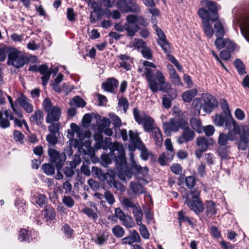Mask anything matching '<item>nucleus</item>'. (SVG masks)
<instances>
[{
    "label": "nucleus",
    "mask_w": 249,
    "mask_h": 249,
    "mask_svg": "<svg viewBox=\"0 0 249 249\" xmlns=\"http://www.w3.org/2000/svg\"><path fill=\"white\" fill-rule=\"evenodd\" d=\"M144 68L138 69V71L142 72L148 83V87L153 93L160 90L167 93L171 100L177 96V91L173 89L170 84L165 82V78L161 71L157 69L153 63L147 61L143 62Z\"/></svg>",
    "instance_id": "1"
},
{
    "label": "nucleus",
    "mask_w": 249,
    "mask_h": 249,
    "mask_svg": "<svg viewBox=\"0 0 249 249\" xmlns=\"http://www.w3.org/2000/svg\"><path fill=\"white\" fill-rule=\"evenodd\" d=\"M110 150L109 153L101 155L103 165L107 166L111 163L112 160H113L117 169L119 171L120 169H123L126 164V158L123 145L117 142L111 143Z\"/></svg>",
    "instance_id": "2"
},
{
    "label": "nucleus",
    "mask_w": 249,
    "mask_h": 249,
    "mask_svg": "<svg viewBox=\"0 0 249 249\" xmlns=\"http://www.w3.org/2000/svg\"><path fill=\"white\" fill-rule=\"evenodd\" d=\"M214 124L218 126L225 125V128L229 130V135L231 140L234 138L232 133L234 131L239 132V128L242 127L238 125L235 120L232 118L231 114L221 113L216 114L214 117Z\"/></svg>",
    "instance_id": "3"
},
{
    "label": "nucleus",
    "mask_w": 249,
    "mask_h": 249,
    "mask_svg": "<svg viewBox=\"0 0 249 249\" xmlns=\"http://www.w3.org/2000/svg\"><path fill=\"white\" fill-rule=\"evenodd\" d=\"M199 192L195 189L185 192L182 196L185 199V202L188 207L197 214L204 210L203 203L199 199Z\"/></svg>",
    "instance_id": "4"
},
{
    "label": "nucleus",
    "mask_w": 249,
    "mask_h": 249,
    "mask_svg": "<svg viewBox=\"0 0 249 249\" xmlns=\"http://www.w3.org/2000/svg\"><path fill=\"white\" fill-rule=\"evenodd\" d=\"M126 20L125 27L127 32V35L130 37L134 36L140 29L139 25L146 27L148 24L146 19L142 17L133 14L128 15L126 18Z\"/></svg>",
    "instance_id": "5"
},
{
    "label": "nucleus",
    "mask_w": 249,
    "mask_h": 249,
    "mask_svg": "<svg viewBox=\"0 0 249 249\" xmlns=\"http://www.w3.org/2000/svg\"><path fill=\"white\" fill-rule=\"evenodd\" d=\"M129 136L130 138L128 148L131 152L138 149L141 151V156L143 160H148L151 153L148 152L144 144L141 141L138 134L134 133L132 130H129Z\"/></svg>",
    "instance_id": "6"
},
{
    "label": "nucleus",
    "mask_w": 249,
    "mask_h": 249,
    "mask_svg": "<svg viewBox=\"0 0 249 249\" xmlns=\"http://www.w3.org/2000/svg\"><path fill=\"white\" fill-rule=\"evenodd\" d=\"M43 107L47 113L46 121L48 124L57 122L60 118L61 110L56 106H53V104L49 98H45L43 102Z\"/></svg>",
    "instance_id": "7"
},
{
    "label": "nucleus",
    "mask_w": 249,
    "mask_h": 249,
    "mask_svg": "<svg viewBox=\"0 0 249 249\" xmlns=\"http://www.w3.org/2000/svg\"><path fill=\"white\" fill-rule=\"evenodd\" d=\"M205 6L207 10L202 8L198 11L197 13L200 18L202 19H210L213 22L216 21L218 18L217 4L213 1H206Z\"/></svg>",
    "instance_id": "8"
},
{
    "label": "nucleus",
    "mask_w": 249,
    "mask_h": 249,
    "mask_svg": "<svg viewBox=\"0 0 249 249\" xmlns=\"http://www.w3.org/2000/svg\"><path fill=\"white\" fill-rule=\"evenodd\" d=\"M119 172L130 179L132 178L133 174L142 175L143 177H145L148 175L149 170L147 167H142L135 161H133L130 168L127 167V162L126 161L125 167L123 169H120Z\"/></svg>",
    "instance_id": "9"
},
{
    "label": "nucleus",
    "mask_w": 249,
    "mask_h": 249,
    "mask_svg": "<svg viewBox=\"0 0 249 249\" xmlns=\"http://www.w3.org/2000/svg\"><path fill=\"white\" fill-rule=\"evenodd\" d=\"M133 116L135 121L139 124L142 125L145 132L150 133L154 127V120L149 115L145 114L141 115L138 108L135 107L133 110Z\"/></svg>",
    "instance_id": "10"
},
{
    "label": "nucleus",
    "mask_w": 249,
    "mask_h": 249,
    "mask_svg": "<svg viewBox=\"0 0 249 249\" xmlns=\"http://www.w3.org/2000/svg\"><path fill=\"white\" fill-rule=\"evenodd\" d=\"M50 161L54 164L55 167L63 166L66 160V156L63 153H61L53 148H50L48 150Z\"/></svg>",
    "instance_id": "11"
},
{
    "label": "nucleus",
    "mask_w": 249,
    "mask_h": 249,
    "mask_svg": "<svg viewBox=\"0 0 249 249\" xmlns=\"http://www.w3.org/2000/svg\"><path fill=\"white\" fill-rule=\"evenodd\" d=\"M202 98L204 102L201 106L205 112L210 113L217 107L218 105L217 101L210 94H204Z\"/></svg>",
    "instance_id": "12"
},
{
    "label": "nucleus",
    "mask_w": 249,
    "mask_h": 249,
    "mask_svg": "<svg viewBox=\"0 0 249 249\" xmlns=\"http://www.w3.org/2000/svg\"><path fill=\"white\" fill-rule=\"evenodd\" d=\"M127 3L125 1H118L117 5L118 8L123 12H132L135 14H139L141 12L140 6L136 3H133L132 0Z\"/></svg>",
    "instance_id": "13"
},
{
    "label": "nucleus",
    "mask_w": 249,
    "mask_h": 249,
    "mask_svg": "<svg viewBox=\"0 0 249 249\" xmlns=\"http://www.w3.org/2000/svg\"><path fill=\"white\" fill-rule=\"evenodd\" d=\"M182 129H183L182 134L179 136L177 140V142L179 144H183L194 140L195 133L194 131L191 130L188 126L187 123L184 122L183 123Z\"/></svg>",
    "instance_id": "14"
},
{
    "label": "nucleus",
    "mask_w": 249,
    "mask_h": 249,
    "mask_svg": "<svg viewBox=\"0 0 249 249\" xmlns=\"http://www.w3.org/2000/svg\"><path fill=\"white\" fill-rule=\"evenodd\" d=\"M8 53V61L7 64L15 66L16 62V49L1 47L0 46V61H3L6 58V53Z\"/></svg>",
    "instance_id": "15"
},
{
    "label": "nucleus",
    "mask_w": 249,
    "mask_h": 249,
    "mask_svg": "<svg viewBox=\"0 0 249 249\" xmlns=\"http://www.w3.org/2000/svg\"><path fill=\"white\" fill-rule=\"evenodd\" d=\"M37 63L38 59L36 56L31 55L28 56L26 53H23L17 50V68H20L29 63Z\"/></svg>",
    "instance_id": "16"
},
{
    "label": "nucleus",
    "mask_w": 249,
    "mask_h": 249,
    "mask_svg": "<svg viewBox=\"0 0 249 249\" xmlns=\"http://www.w3.org/2000/svg\"><path fill=\"white\" fill-rule=\"evenodd\" d=\"M157 35L159 37V39L157 40V43L160 45L164 52H168V49L170 48V44L167 40L166 36L164 34L162 30L157 27L156 29Z\"/></svg>",
    "instance_id": "17"
},
{
    "label": "nucleus",
    "mask_w": 249,
    "mask_h": 249,
    "mask_svg": "<svg viewBox=\"0 0 249 249\" xmlns=\"http://www.w3.org/2000/svg\"><path fill=\"white\" fill-rule=\"evenodd\" d=\"M19 105L28 113L33 112L34 110L33 106L31 103V100L23 94L18 99Z\"/></svg>",
    "instance_id": "18"
},
{
    "label": "nucleus",
    "mask_w": 249,
    "mask_h": 249,
    "mask_svg": "<svg viewBox=\"0 0 249 249\" xmlns=\"http://www.w3.org/2000/svg\"><path fill=\"white\" fill-rule=\"evenodd\" d=\"M91 174L93 177L97 178L101 181L107 180L108 178L112 179V176L108 173H103L101 169L96 167H91Z\"/></svg>",
    "instance_id": "19"
},
{
    "label": "nucleus",
    "mask_w": 249,
    "mask_h": 249,
    "mask_svg": "<svg viewBox=\"0 0 249 249\" xmlns=\"http://www.w3.org/2000/svg\"><path fill=\"white\" fill-rule=\"evenodd\" d=\"M118 84L117 80L114 78H109L102 84V87L105 91L113 93Z\"/></svg>",
    "instance_id": "20"
},
{
    "label": "nucleus",
    "mask_w": 249,
    "mask_h": 249,
    "mask_svg": "<svg viewBox=\"0 0 249 249\" xmlns=\"http://www.w3.org/2000/svg\"><path fill=\"white\" fill-rule=\"evenodd\" d=\"M175 155V151H167L162 153L159 157L158 161L160 164L162 166H165L168 164V162H170Z\"/></svg>",
    "instance_id": "21"
},
{
    "label": "nucleus",
    "mask_w": 249,
    "mask_h": 249,
    "mask_svg": "<svg viewBox=\"0 0 249 249\" xmlns=\"http://www.w3.org/2000/svg\"><path fill=\"white\" fill-rule=\"evenodd\" d=\"M241 130V128H239V132L236 133V132L234 131V132L232 133L234 138L233 140L231 139L230 135H229V132H228L227 134L224 133H220L218 139V143L219 144V146H226L228 140L233 141L237 140V134H240Z\"/></svg>",
    "instance_id": "22"
},
{
    "label": "nucleus",
    "mask_w": 249,
    "mask_h": 249,
    "mask_svg": "<svg viewBox=\"0 0 249 249\" xmlns=\"http://www.w3.org/2000/svg\"><path fill=\"white\" fill-rule=\"evenodd\" d=\"M42 213L47 222V225H50L49 221L51 222L55 218V212L54 209L51 205L47 206L43 210Z\"/></svg>",
    "instance_id": "23"
},
{
    "label": "nucleus",
    "mask_w": 249,
    "mask_h": 249,
    "mask_svg": "<svg viewBox=\"0 0 249 249\" xmlns=\"http://www.w3.org/2000/svg\"><path fill=\"white\" fill-rule=\"evenodd\" d=\"M43 120L44 114L40 109L36 110L30 117V122L37 125L42 124Z\"/></svg>",
    "instance_id": "24"
},
{
    "label": "nucleus",
    "mask_w": 249,
    "mask_h": 249,
    "mask_svg": "<svg viewBox=\"0 0 249 249\" xmlns=\"http://www.w3.org/2000/svg\"><path fill=\"white\" fill-rule=\"evenodd\" d=\"M185 182L186 185L188 189H192L195 186L196 183V180L194 177L190 176L185 177L184 179L183 177H181L178 179V185L181 186Z\"/></svg>",
    "instance_id": "25"
},
{
    "label": "nucleus",
    "mask_w": 249,
    "mask_h": 249,
    "mask_svg": "<svg viewBox=\"0 0 249 249\" xmlns=\"http://www.w3.org/2000/svg\"><path fill=\"white\" fill-rule=\"evenodd\" d=\"M202 28L205 35L209 38H211L213 35V30L210 23L211 19H202Z\"/></svg>",
    "instance_id": "26"
},
{
    "label": "nucleus",
    "mask_w": 249,
    "mask_h": 249,
    "mask_svg": "<svg viewBox=\"0 0 249 249\" xmlns=\"http://www.w3.org/2000/svg\"><path fill=\"white\" fill-rule=\"evenodd\" d=\"M196 144L199 147V153L200 155L206 151L210 143L208 139L205 137H198L197 138Z\"/></svg>",
    "instance_id": "27"
},
{
    "label": "nucleus",
    "mask_w": 249,
    "mask_h": 249,
    "mask_svg": "<svg viewBox=\"0 0 249 249\" xmlns=\"http://www.w3.org/2000/svg\"><path fill=\"white\" fill-rule=\"evenodd\" d=\"M131 190L136 195L146 194L147 192L145 188L140 183L131 181L130 184Z\"/></svg>",
    "instance_id": "28"
},
{
    "label": "nucleus",
    "mask_w": 249,
    "mask_h": 249,
    "mask_svg": "<svg viewBox=\"0 0 249 249\" xmlns=\"http://www.w3.org/2000/svg\"><path fill=\"white\" fill-rule=\"evenodd\" d=\"M151 136L154 138L157 145H160L163 140L162 134L160 129L155 127L150 132Z\"/></svg>",
    "instance_id": "29"
},
{
    "label": "nucleus",
    "mask_w": 249,
    "mask_h": 249,
    "mask_svg": "<svg viewBox=\"0 0 249 249\" xmlns=\"http://www.w3.org/2000/svg\"><path fill=\"white\" fill-rule=\"evenodd\" d=\"M205 209L207 215L210 217L216 214L217 212L215 204L213 201L206 202Z\"/></svg>",
    "instance_id": "30"
},
{
    "label": "nucleus",
    "mask_w": 249,
    "mask_h": 249,
    "mask_svg": "<svg viewBox=\"0 0 249 249\" xmlns=\"http://www.w3.org/2000/svg\"><path fill=\"white\" fill-rule=\"evenodd\" d=\"M132 210L137 224H141L142 222L143 213L140 205L137 203L136 206L132 209Z\"/></svg>",
    "instance_id": "31"
},
{
    "label": "nucleus",
    "mask_w": 249,
    "mask_h": 249,
    "mask_svg": "<svg viewBox=\"0 0 249 249\" xmlns=\"http://www.w3.org/2000/svg\"><path fill=\"white\" fill-rule=\"evenodd\" d=\"M35 202L40 207L45 208L47 205L48 200L45 195L38 194L34 196Z\"/></svg>",
    "instance_id": "32"
},
{
    "label": "nucleus",
    "mask_w": 249,
    "mask_h": 249,
    "mask_svg": "<svg viewBox=\"0 0 249 249\" xmlns=\"http://www.w3.org/2000/svg\"><path fill=\"white\" fill-rule=\"evenodd\" d=\"M230 146H219L217 149V153L222 160L227 159L230 153Z\"/></svg>",
    "instance_id": "33"
},
{
    "label": "nucleus",
    "mask_w": 249,
    "mask_h": 249,
    "mask_svg": "<svg viewBox=\"0 0 249 249\" xmlns=\"http://www.w3.org/2000/svg\"><path fill=\"white\" fill-rule=\"evenodd\" d=\"M233 65L240 75L245 73V67L243 61L239 58H236L233 62Z\"/></svg>",
    "instance_id": "34"
},
{
    "label": "nucleus",
    "mask_w": 249,
    "mask_h": 249,
    "mask_svg": "<svg viewBox=\"0 0 249 249\" xmlns=\"http://www.w3.org/2000/svg\"><path fill=\"white\" fill-rule=\"evenodd\" d=\"M31 233L25 229H21L19 232L18 240L20 242H29Z\"/></svg>",
    "instance_id": "35"
},
{
    "label": "nucleus",
    "mask_w": 249,
    "mask_h": 249,
    "mask_svg": "<svg viewBox=\"0 0 249 249\" xmlns=\"http://www.w3.org/2000/svg\"><path fill=\"white\" fill-rule=\"evenodd\" d=\"M172 131L177 132L179 128L182 127L183 123L186 122L184 121H178L175 119H171L169 121Z\"/></svg>",
    "instance_id": "36"
},
{
    "label": "nucleus",
    "mask_w": 249,
    "mask_h": 249,
    "mask_svg": "<svg viewBox=\"0 0 249 249\" xmlns=\"http://www.w3.org/2000/svg\"><path fill=\"white\" fill-rule=\"evenodd\" d=\"M214 28L215 29V36L216 37L224 36V28L220 21H217L215 23Z\"/></svg>",
    "instance_id": "37"
},
{
    "label": "nucleus",
    "mask_w": 249,
    "mask_h": 249,
    "mask_svg": "<svg viewBox=\"0 0 249 249\" xmlns=\"http://www.w3.org/2000/svg\"><path fill=\"white\" fill-rule=\"evenodd\" d=\"M190 123L192 128L198 133H200L202 129L201 122L196 118L190 119Z\"/></svg>",
    "instance_id": "38"
},
{
    "label": "nucleus",
    "mask_w": 249,
    "mask_h": 249,
    "mask_svg": "<svg viewBox=\"0 0 249 249\" xmlns=\"http://www.w3.org/2000/svg\"><path fill=\"white\" fill-rule=\"evenodd\" d=\"M178 219L180 223L187 222L190 225H194L192 218L186 215L185 213L180 211L178 213Z\"/></svg>",
    "instance_id": "39"
},
{
    "label": "nucleus",
    "mask_w": 249,
    "mask_h": 249,
    "mask_svg": "<svg viewBox=\"0 0 249 249\" xmlns=\"http://www.w3.org/2000/svg\"><path fill=\"white\" fill-rule=\"evenodd\" d=\"M41 168L43 172L48 176H52L55 173L54 166L50 163H44L42 165Z\"/></svg>",
    "instance_id": "40"
},
{
    "label": "nucleus",
    "mask_w": 249,
    "mask_h": 249,
    "mask_svg": "<svg viewBox=\"0 0 249 249\" xmlns=\"http://www.w3.org/2000/svg\"><path fill=\"white\" fill-rule=\"evenodd\" d=\"M107 181L109 183L110 186H113L121 192L124 191L125 187L121 183L115 180L113 177L111 180V179L108 178Z\"/></svg>",
    "instance_id": "41"
},
{
    "label": "nucleus",
    "mask_w": 249,
    "mask_h": 249,
    "mask_svg": "<svg viewBox=\"0 0 249 249\" xmlns=\"http://www.w3.org/2000/svg\"><path fill=\"white\" fill-rule=\"evenodd\" d=\"M70 127L72 132L71 133V138H73L74 136V133H76L77 134L78 137L79 139H81L83 137V133L82 131L81 128L78 126L75 123H71L70 124Z\"/></svg>",
    "instance_id": "42"
},
{
    "label": "nucleus",
    "mask_w": 249,
    "mask_h": 249,
    "mask_svg": "<svg viewBox=\"0 0 249 249\" xmlns=\"http://www.w3.org/2000/svg\"><path fill=\"white\" fill-rule=\"evenodd\" d=\"M196 94V92L193 90L186 91L182 95V99L185 102L190 103L195 96Z\"/></svg>",
    "instance_id": "43"
},
{
    "label": "nucleus",
    "mask_w": 249,
    "mask_h": 249,
    "mask_svg": "<svg viewBox=\"0 0 249 249\" xmlns=\"http://www.w3.org/2000/svg\"><path fill=\"white\" fill-rule=\"evenodd\" d=\"M172 83L175 86H183V85L181 81V79L177 71L169 73Z\"/></svg>",
    "instance_id": "44"
},
{
    "label": "nucleus",
    "mask_w": 249,
    "mask_h": 249,
    "mask_svg": "<svg viewBox=\"0 0 249 249\" xmlns=\"http://www.w3.org/2000/svg\"><path fill=\"white\" fill-rule=\"evenodd\" d=\"M112 231L113 235L117 238L122 237L125 233L124 229L119 225L115 226Z\"/></svg>",
    "instance_id": "45"
},
{
    "label": "nucleus",
    "mask_w": 249,
    "mask_h": 249,
    "mask_svg": "<svg viewBox=\"0 0 249 249\" xmlns=\"http://www.w3.org/2000/svg\"><path fill=\"white\" fill-rule=\"evenodd\" d=\"M82 212L86 214L89 218H92L94 221H96L98 218L97 214L94 211L89 208H85L82 210Z\"/></svg>",
    "instance_id": "46"
},
{
    "label": "nucleus",
    "mask_w": 249,
    "mask_h": 249,
    "mask_svg": "<svg viewBox=\"0 0 249 249\" xmlns=\"http://www.w3.org/2000/svg\"><path fill=\"white\" fill-rule=\"evenodd\" d=\"M62 230L67 238H70L73 234L74 231L67 224H65L62 227Z\"/></svg>",
    "instance_id": "47"
},
{
    "label": "nucleus",
    "mask_w": 249,
    "mask_h": 249,
    "mask_svg": "<svg viewBox=\"0 0 249 249\" xmlns=\"http://www.w3.org/2000/svg\"><path fill=\"white\" fill-rule=\"evenodd\" d=\"M220 104L222 109V112L224 113H227L229 114H231L228 103L227 100L224 98H222L220 100Z\"/></svg>",
    "instance_id": "48"
},
{
    "label": "nucleus",
    "mask_w": 249,
    "mask_h": 249,
    "mask_svg": "<svg viewBox=\"0 0 249 249\" xmlns=\"http://www.w3.org/2000/svg\"><path fill=\"white\" fill-rule=\"evenodd\" d=\"M110 119L113 122V124L115 128V130L116 131L117 128H119L121 126L122 122L120 118L114 114H112L110 116Z\"/></svg>",
    "instance_id": "49"
},
{
    "label": "nucleus",
    "mask_w": 249,
    "mask_h": 249,
    "mask_svg": "<svg viewBox=\"0 0 249 249\" xmlns=\"http://www.w3.org/2000/svg\"><path fill=\"white\" fill-rule=\"evenodd\" d=\"M226 40L227 39L223 38V36L217 37L214 42V45L216 48L218 50H220L224 48Z\"/></svg>",
    "instance_id": "50"
},
{
    "label": "nucleus",
    "mask_w": 249,
    "mask_h": 249,
    "mask_svg": "<svg viewBox=\"0 0 249 249\" xmlns=\"http://www.w3.org/2000/svg\"><path fill=\"white\" fill-rule=\"evenodd\" d=\"M122 204L126 209L132 208L133 209L136 206V203H134L130 198L127 197L123 199Z\"/></svg>",
    "instance_id": "51"
},
{
    "label": "nucleus",
    "mask_w": 249,
    "mask_h": 249,
    "mask_svg": "<svg viewBox=\"0 0 249 249\" xmlns=\"http://www.w3.org/2000/svg\"><path fill=\"white\" fill-rule=\"evenodd\" d=\"M90 163L89 161L84 162L81 167V171L82 173L87 176H89L91 174L89 165Z\"/></svg>",
    "instance_id": "52"
},
{
    "label": "nucleus",
    "mask_w": 249,
    "mask_h": 249,
    "mask_svg": "<svg viewBox=\"0 0 249 249\" xmlns=\"http://www.w3.org/2000/svg\"><path fill=\"white\" fill-rule=\"evenodd\" d=\"M137 225L140 226L139 231L142 237L144 239H148L149 238V233L145 225L142 223L141 224Z\"/></svg>",
    "instance_id": "53"
},
{
    "label": "nucleus",
    "mask_w": 249,
    "mask_h": 249,
    "mask_svg": "<svg viewBox=\"0 0 249 249\" xmlns=\"http://www.w3.org/2000/svg\"><path fill=\"white\" fill-rule=\"evenodd\" d=\"M123 224L127 228H132L134 225V222L132 217L128 215H125L124 218H123Z\"/></svg>",
    "instance_id": "54"
},
{
    "label": "nucleus",
    "mask_w": 249,
    "mask_h": 249,
    "mask_svg": "<svg viewBox=\"0 0 249 249\" xmlns=\"http://www.w3.org/2000/svg\"><path fill=\"white\" fill-rule=\"evenodd\" d=\"M104 198L106 199L107 201L109 204L111 205L114 203L115 201L114 196L113 194L110 191H105L104 193Z\"/></svg>",
    "instance_id": "55"
},
{
    "label": "nucleus",
    "mask_w": 249,
    "mask_h": 249,
    "mask_svg": "<svg viewBox=\"0 0 249 249\" xmlns=\"http://www.w3.org/2000/svg\"><path fill=\"white\" fill-rule=\"evenodd\" d=\"M17 207H18V213H23L26 211L27 208L25 201L23 199L18 200L17 201Z\"/></svg>",
    "instance_id": "56"
},
{
    "label": "nucleus",
    "mask_w": 249,
    "mask_h": 249,
    "mask_svg": "<svg viewBox=\"0 0 249 249\" xmlns=\"http://www.w3.org/2000/svg\"><path fill=\"white\" fill-rule=\"evenodd\" d=\"M118 106L123 107L124 113H126L128 108V102L126 98L122 97L119 100Z\"/></svg>",
    "instance_id": "57"
},
{
    "label": "nucleus",
    "mask_w": 249,
    "mask_h": 249,
    "mask_svg": "<svg viewBox=\"0 0 249 249\" xmlns=\"http://www.w3.org/2000/svg\"><path fill=\"white\" fill-rule=\"evenodd\" d=\"M52 124L48 126V130L50 134L56 135L59 133L60 130V124H59L51 123Z\"/></svg>",
    "instance_id": "58"
},
{
    "label": "nucleus",
    "mask_w": 249,
    "mask_h": 249,
    "mask_svg": "<svg viewBox=\"0 0 249 249\" xmlns=\"http://www.w3.org/2000/svg\"><path fill=\"white\" fill-rule=\"evenodd\" d=\"M72 100L75 106L78 107H83L86 106L85 101L79 96H75L73 98Z\"/></svg>",
    "instance_id": "59"
},
{
    "label": "nucleus",
    "mask_w": 249,
    "mask_h": 249,
    "mask_svg": "<svg viewBox=\"0 0 249 249\" xmlns=\"http://www.w3.org/2000/svg\"><path fill=\"white\" fill-rule=\"evenodd\" d=\"M171 170L176 175H180L182 173V168L179 163H173L171 166Z\"/></svg>",
    "instance_id": "60"
},
{
    "label": "nucleus",
    "mask_w": 249,
    "mask_h": 249,
    "mask_svg": "<svg viewBox=\"0 0 249 249\" xmlns=\"http://www.w3.org/2000/svg\"><path fill=\"white\" fill-rule=\"evenodd\" d=\"M46 141L52 146L55 145L57 142V138L56 135L49 134L46 136Z\"/></svg>",
    "instance_id": "61"
},
{
    "label": "nucleus",
    "mask_w": 249,
    "mask_h": 249,
    "mask_svg": "<svg viewBox=\"0 0 249 249\" xmlns=\"http://www.w3.org/2000/svg\"><path fill=\"white\" fill-rule=\"evenodd\" d=\"M142 53L144 58L147 59H151L152 57V53L151 49L146 46L142 49Z\"/></svg>",
    "instance_id": "62"
},
{
    "label": "nucleus",
    "mask_w": 249,
    "mask_h": 249,
    "mask_svg": "<svg viewBox=\"0 0 249 249\" xmlns=\"http://www.w3.org/2000/svg\"><path fill=\"white\" fill-rule=\"evenodd\" d=\"M108 235L106 232H103L102 233L97 235L96 243L100 245H103L104 242L107 240Z\"/></svg>",
    "instance_id": "63"
},
{
    "label": "nucleus",
    "mask_w": 249,
    "mask_h": 249,
    "mask_svg": "<svg viewBox=\"0 0 249 249\" xmlns=\"http://www.w3.org/2000/svg\"><path fill=\"white\" fill-rule=\"evenodd\" d=\"M76 15L72 8H68L67 10V18L69 21L73 22L75 21Z\"/></svg>",
    "instance_id": "64"
}]
</instances>
